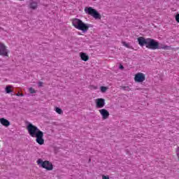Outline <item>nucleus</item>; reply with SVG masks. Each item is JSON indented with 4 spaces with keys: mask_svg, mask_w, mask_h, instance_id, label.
Segmentation results:
<instances>
[{
    "mask_svg": "<svg viewBox=\"0 0 179 179\" xmlns=\"http://www.w3.org/2000/svg\"><path fill=\"white\" fill-rule=\"evenodd\" d=\"M137 40L141 47H144V45H145L146 48H148L149 50H171V46L163 44L159 45L158 41L150 38H145L140 36Z\"/></svg>",
    "mask_w": 179,
    "mask_h": 179,
    "instance_id": "nucleus-1",
    "label": "nucleus"
},
{
    "mask_svg": "<svg viewBox=\"0 0 179 179\" xmlns=\"http://www.w3.org/2000/svg\"><path fill=\"white\" fill-rule=\"evenodd\" d=\"M27 130L31 138H36V142L38 145H44V133L33 124L27 122Z\"/></svg>",
    "mask_w": 179,
    "mask_h": 179,
    "instance_id": "nucleus-2",
    "label": "nucleus"
},
{
    "mask_svg": "<svg viewBox=\"0 0 179 179\" xmlns=\"http://www.w3.org/2000/svg\"><path fill=\"white\" fill-rule=\"evenodd\" d=\"M72 25L77 30H81V31H87L89 30V25L87 24H85L82 20L78 18H73L71 20Z\"/></svg>",
    "mask_w": 179,
    "mask_h": 179,
    "instance_id": "nucleus-3",
    "label": "nucleus"
},
{
    "mask_svg": "<svg viewBox=\"0 0 179 179\" xmlns=\"http://www.w3.org/2000/svg\"><path fill=\"white\" fill-rule=\"evenodd\" d=\"M37 164L41 167L42 169H45L48 171H51L54 169V166L52 163L50 162V161H43L41 159H38L36 161Z\"/></svg>",
    "mask_w": 179,
    "mask_h": 179,
    "instance_id": "nucleus-4",
    "label": "nucleus"
},
{
    "mask_svg": "<svg viewBox=\"0 0 179 179\" xmlns=\"http://www.w3.org/2000/svg\"><path fill=\"white\" fill-rule=\"evenodd\" d=\"M84 12L87 15H90V16H92L94 19H99V20L101 19V15H100V13H99V12H97L96 9L92 7H85L84 9Z\"/></svg>",
    "mask_w": 179,
    "mask_h": 179,
    "instance_id": "nucleus-5",
    "label": "nucleus"
},
{
    "mask_svg": "<svg viewBox=\"0 0 179 179\" xmlns=\"http://www.w3.org/2000/svg\"><path fill=\"white\" fill-rule=\"evenodd\" d=\"M9 49L3 43H0V55L1 57H9Z\"/></svg>",
    "mask_w": 179,
    "mask_h": 179,
    "instance_id": "nucleus-6",
    "label": "nucleus"
},
{
    "mask_svg": "<svg viewBox=\"0 0 179 179\" xmlns=\"http://www.w3.org/2000/svg\"><path fill=\"white\" fill-rule=\"evenodd\" d=\"M146 80V75L143 73H138L134 76V80L137 83H142V82H145Z\"/></svg>",
    "mask_w": 179,
    "mask_h": 179,
    "instance_id": "nucleus-7",
    "label": "nucleus"
},
{
    "mask_svg": "<svg viewBox=\"0 0 179 179\" xmlns=\"http://www.w3.org/2000/svg\"><path fill=\"white\" fill-rule=\"evenodd\" d=\"M96 108H103L106 105V99L103 98H99L95 100Z\"/></svg>",
    "mask_w": 179,
    "mask_h": 179,
    "instance_id": "nucleus-8",
    "label": "nucleus"
},
{
    "mask_svg": "<svg viewBox=\"0 0 179 179\" xmlns=\"http://www.w3.org/2000/svg\"><path fill=\"white\" fill-rule=\"evenodd\" d=\"M0 124H1V125H3V127H9V125H10V122H9V120L1 117L0 118Z\"/></svg>",
    "mask_w": 179,
    "mask_h": 179,
    "instance_id": "nucleus-9",
    "label": "nucleus"
},
{
    "mask_svg": "<svg viewBox=\"0 0 179 179\" xmlns=\"http://www.w3.org/2000/svg\"><path fill=\"white\" fill-rule=\"evenodd\" d=\"M80 57L83 61H85V62L89 61V55L85 52L80 53Z\"/></svg>",
    "mask_w": 179,
    "mask_h": 179,
    "instance_id": "nucleus-10",
    "label": "nucleus"
},
{
    "mask_svg": "<svg viewBox=\"0 0 179 179\" xmlns=\"http://www.w3.org/2000/svg\"><path fill=\"white\" fill-rule=\"evenodd\" d=\"M29 8L31 9H37V2L33 1L30 3Z\"/></svg>",
    "mask_w": 179,
    "mask_h": 179,
    "instance_id": "nucleus-11",
    "label": "nucleus"
},
{
    "mask_svg": "<svg viewBox=\"0 0 179 179\" xmlns=\"http://www.w3.org/2000/svg\"><path fill=\"white\" fill-rule=\"evenodd\" d=\"M5 90H6V93H7L8 94H9V93H12V86H10V85H7L6 87V89H5Z\"/></svg>",
    "mask_w": 179,
    "mask_h": 179,
    "instance_id": "nucleus-12",
    "label": "nucleus"
},
{
    "mask_svg": "<svg viewBox=\"0 0 179 179\" xmlns=\"http://www.w3.org/2000/svg\"><path fill=\"white\" fill-rule=\"evenodd\" d=\"M103 120H107L110 116L109 113H101Z\"/></svg>",
    "mask_w": 179,
    "mask_h": 179,
    "instance_id": "nucleus-13",
    "label": "nucleus"
},
{
    "mask_svg": "<svg viewBox=\"0 0 179 179\" xmlns=\"http://www.w3.org/2000/svg\"><path fill=\"white\" fill-rule=\"evenodd\" d=\"M100 89H101V92L102 93H106V92H107V90H108V87H105V86H101V87H100Z\"/></svg>",
    "mask_w": 179,
    "mask_h": 179,
    "instance_id": "nucleus-14",
    "label": "nucleus"
},
{
    "mask_svg": "<svg viewBox=\"0 0 179 179\" xmlns=\"http://www.w3.org/2000/svg\"><path fill=\"white\" fill-rule=\"evenodd\" d=\"M29 93H31V94H33L36 93V90H34L33 87H30L29 89Z\"/></svg>",
    "mask_w": 179,
    "mask_h": 179,
    "instance_id": "nucleus-15",
    "label": "nucleus"
},
{
    "mask_svg": "<svg viewBox=\"0 0 179 179\" xmlns=\"http://www.w3.org/2000/svg\"><path fill=\"white\" fill-rule=\"evenodd\" d=\"M55 111H56V113H62V109L59 108L58 107H55Z\"/></svg>",
    "mask_w": 179,
    "mask_h": 179,
    "instance_id": "nucleus-16",
    "label": "nucleus"
},
{
    "mask_svg": "<svg viewBox=\"0 0 179 179\" xmlns=\"http://www.w3.org/2000/svg\"><path fill=\"white\" fill-rule=\"evenodd\" d=\"M122 44L124 47H126V48H129V45L126 42H122Z\"/></svg>",
    "mask_w": 179,
    "mask_h": 179,
    "instance_id": "nucleus-17",
    "label": "nucleus"
},
{
    "mask_svg": "<svg viewBox=\"0 0 179 179\" xmlns=\"http://www.w3.org/2000/svg\"><path fill=\"white\" fill-rule=\"evenodd\" d=\"M176 21L179 23V14H177L175 17Z\"/></svg>",
    "mask_w": 179,
    "mask_h": 179,
    "instance_id": "nucleus-18",
    "label": "nucleus"
},
{
    "mask_svg": "<svg viewBox=\"0 0 179 179\" xmlns=\"http://www.w3.org/2000/svg\"><path fill=\"white\" fill-rule=\"evenodd\" d=\"M43 82H39V83H38V87H43Z\"/></svg>",
    "mask_w": 179,
    "mask_h": 179,
    "instance_id": "nucleus-19",
    "label": "nucleus"
},
{
    "mask_svg": "<svg viewBox=\"0 0 179 179\" xmlns=\"http://www.w3.org/2000/svg\"><path fill=\"white\" fill-rule=\"evenodd\" d=\"M99 113H108V111H107V110L106 109H101V110H99Z\"/></svg>",
    "mask_w": 179,
    "mask_h": 179,
    "instance_id": "nucleus-20",
    "label": "nucleus"
},
{
    "mask_svg": "<svg viewBox=\"0 0 179 179\" xmlns=\"http://www.w3.org/2000/svg\"><path fill=\"white\" fill-rule=\"evenodd\" d=\"M15 96L23 97V94H20V92H18L15 94Z\"/></svg>",
    "mask_w": 179,
    "mask_h": 179,
    "instance_id": "nucleus-21",
    "label": "nucleus"
},
{
    "mask_svg": "<svg viewBox=\"0 0 179 179\" xmlns=\"http://www.w3.org/2000/svg\"><path fill=\"white\" fill-rule=\"evenodd\" d=\"M102 178L103 179H110V178L108 176H103Z\"/></svg>",
    "mask_w": 179,
    "mask_h": 179,
    "instance_id": "nucleus-22",
    "label": "nucleus"
},
{
    "mask_svg": "<svg viewBox=\"0 0 179 179\" xmlns=\"http://www.w3.org/2000/svg\"><path fill=\"white\" fill-rule=\"evenodd\" d=\"M120 69H124V66L120 65Z\"/></svg>",
    "mask_w": 179,
    "mask_h": 179,
    "instance_id": "nucleus-23",
    "label": "nucleus"
},
{
    "mask_svg": "<svg viewBox=\"0 0 179 179\" xmlns=\"http://www.w3.org/2000/svg\"><path fill=\"white\" fill-rule=\"evenodd\" d=\"M94 89L96 90L97 89V87H94Z\"/></svg>",
    "mask_w": 179,
    "mask_h": 179,
    "instance_id": "nucleus-24",
    "label": "nucleus"
},
{
    "mask_svg": "<svg viewBox=\"0 0 179 179\" xmlns=\"http://www.w3.org/2000/svg\"><path fill=\"white\" fill-rule=\"evenodd\" d=\"M18 1H24V0H18Z\"/></svg>",
    "mask_w": 179,
    "mask_h": 179,
    "instance_id": "nucleus-25",
    "label": "nucleus"
},
{
    "mask_svg": "<svg viewBox=\"0 0 179 179\" xmlns=\"http://www.w3.org/2000/svg\"><path fill=\"white\" fill-rule=\"evenodd\" d=\"M59 114H62V113H59Z\"/></svg>",
    "mask_w": 179,
    "mask_h": 179,
    "instance_id": "nucleus-26",
    "label": "nucleus"
}]
</instances>
